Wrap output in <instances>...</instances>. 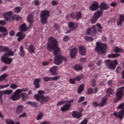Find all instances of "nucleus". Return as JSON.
Returning <instances> with one entry per match:
<instances>
[{"mask_svg": "<svg viewBox=\"0 0 124 124\" xmlns=\"http://www.w3.org/2000/svg\"><path fill=\"white\" fill-rule=\"evenodd\" d=\"M47 49L49 52L54 50V63L57 65L62 64V61L66 62L67 60L65 57L61 55V49L58 46V41L56 38L53 37H50L48 38V42L47 46Z\"/></svg>", "mask_w": 124, "mask_h": 124, "instance_id": "1", "label": "nucleus"}, {"mask_svg": "<svg viewBox=\"0 0 124 124\" xmlns=\"http://www.w3.org/2000/svg\"><path fill=\"white\" fill-rule=\"evenodd\" d=\"M45 91L44 90H38V94L34 95V98L37 101L40 102L41 104H45L46 102H48L50 100L49 96H44Z\"/></svg>", "mask_w": 124, "mask_h": 124, "instance_id": "2", "label": "nucleus"}, {"mask_svg": "<svg viewBox=\"0 0 124 124\" xmlns=\"http://www.w3.org/2000/svg\"><path fill=\"white\" fill-rule=\"evenodd\" d=\"M117 109H121L118 113L115 112L112 115L115 117V118H119L120 120H123L124 117V104L121 103L117 107Z\"/></svg>", "mask_w": 124, "mask_h": 124, "instance_id": "3", "label": "nucleus"}, {"mask_svg": "<svg viewBox=\"0 0 124 124\" xmlns=\"http://www.w3.org/2000/svg\"><path fill=\"white\" fill-rule=\"evenodd\" d=\"M107 45L106 44H103L99 42L96 43V51L98 54H103L106 52Z\"/></svg>", "mask_w": 124, "mask_h": 124, "instance_id": "4", "label": "nucleus"}, {"mask_svg": "<svg viewBox=\"0 0 124 124\" xmlns=\"http://www.w3.org/2000/svg\"><path fill=\"white\" fill-rule=\"evenodd\" d=\"M41 22L42 24H47L48 18L50 17V11L44 10L41 14Z\"/></svg>", "mask_w": 124, "mask_h": 124, "instance_id": "5", "label": "nucleus"}, {"mask_svg": "<svg viewBox=\"0 0 124 124\" xmlns=\"http://www.w3.org/2000/svg\"><path fill=\"white\" fill-rule=\"evenodd\" d=\"M119 64L118 61L115 60L114 61H110V60L106 61V65L109 69H115L116 66Z\"/></svg>", "mask_w": 124, "mask_h": 124, "instance_id": "6", "label": "nucleus"}, {"mask_svg": "<svg viewBox=\"0 0 124 124\" xmlns=\"http://www.w3.org/2000/svg\"><path fill=\"white\" fill-rule=\"evenodd\" d=\"M86 34L87 35H91L93 37H95L96 36V28H95V25L88 28L86 31Z\"/></svg>", "mask_w": 124, "mask_h": 124, "instance_id": "7", "label": "nucleus"}, {"mask_svg": "<svg viewBox=\"0 0 124 124\" xmlns=\"http://www.w3.org/2000/svg\"><path fill=\"white\" fill-rule=\"evenodd\" d=\"M103 14V12L98 10L94 14V16H93L91 19L92 24H94L98 20L99 18L101 16V15Z\"/></svg>", "mask_w": 124, "mask_h": 124, "instance_id": "8", "label": "nucleus"}, {"mask_svg": "<svg viewBox=\"0 0 124 124\" xmlns=\"http://www.w3.org/2000/svg\"><path fill=\"white\" fill-rule=\"evenodd\" d=\"M99 8V3L96 1H93L91 5L89 7V9L91 11H96Z\"/></svg>", "mask_w": 124, "mask_h": 124, "instance_id": "9", "label": "nucleus"}, {"mask_svg": "<svg viewBox=\"0 0 124 124\" xmlns=\"http://www.w3.org/2000/svg\"><path fill=\"white\" fill-rule=\"evenodd\" d=\"M60 78H61L60 76L54 77H46L43 78V80L44 82H50V81H58V80L60 79Z\"/></svg>", "mask_w": 124, "mask_h": 124, "instance_id": "10", "label": "nucleus"}, {"mask_svg": "<svg viewBox=\"0 0 124 124\" xmlns=\"http://www.w3.org/2000/svg\"><path fill=\"white\" fill-rule=\"evenodd\" d=\"M124 87H120L117 90V92H116V95L117 98L119 99H122V97H123L124 95Z\"/></svg>", "mask_w": 124, "mask_h": 124, "instance_id": "11", "label": "nucleus"}, {"mask_svg": "<svg viewBox=\"0 0 124 124\" xmlns=\"http://www.w3.org/2000/svg\"><path fill=\"white\" fill-rule=\"evenodd\" d=\"M69 28L70 29V30H67L66 33H69L71 31H74V30H76L77 28H78V25L77 24H75L73 22H70L68 24Z\"/></svg>", "mask_w": 124, "mask_h": 124, "instance_id": "12", "label": "nucleus"}, {"mask_svg": "<svg viewBox=\"0 0 124 124\" xmlns=\"http://www.w3.org/2000/svg\"><path fill=\"white\" fill-rule=\"evenodd\" d=\"M20 98V94L16 90L14 94L11 96V99L13 100V101H16V100H19Z\"/></svg>", "mask_w": 124, "mask_h": 124, "instance_id": "13", "label": "nucleus"}, {"mask_svg": "<svg viewBox=\"0 0 124 124\" xmlns=\"http://www.w3.org/2000/svg\"><path fill=\"white\" fill-rule=\"evenodd\" d=\"M12 12H7L4 14L3 17L6 21H9L12 19Z\"/></svg>", "mask_w": 124, "mask_h": 124, "instance_id": "14", "label": "nucleus"}, {"mask_svg": "<svg viewBox=\"0 0 124 124\" xmlns=\"http://www.w3.org/2000/svg\"><path fill=\"white\" fill-rule=\"evenodd\" d=\"M1 60L6 64H10L12 62V58H7L6 56H2Z\"/></svg>", "mask_w": 124, "mask_h": 124, "instance_id": "15", "label": "nucleus"}, {"mask_svg": "<svg viewBox=\"0 0 124 124\" xmlns=\"http://www.w3.org/2000/svg\"><path fill=\"white\" fill-rule=\"evenodd\" d=\"M27 21L30 24L29 25L28 29H31L33 23V16L32 15H29L27 17Z\"/></svg>", "mask_w": 124, "mask_h": 124, "instance_id": "16", "label": "nucleus"}, {"mask_svg": "<svg viewBox=\"0 0 124 124\" xmlns=\"http://www.w3.org/2000/svg\"><path fill=\"white\" fill-rule=\"evenodd\" d=\"M57 70L58 67L56 66H53L52 67L50 68L49 72H50L51 75L54 76L55 75H58V73H57Z\"/></svg>", "mask_w": 124, "mask_h": 124, "instance_id": "17", "label": "nucleus"}, {"mask_svg": "<svg viewBox=\"0 0 124 124\" xmlns=\"http://www.w3.org/2000/svg\"><path fill=\"white\" fill-rule=\"evenodd\" d=\"M24 110V106L22 105H18L17 106L16 108V113L17 115L21 114V113H23V110Z\"/></svg>", "mask_w": 124, "mask_h": 124, "instance_id": "18", "label": "nucleus"}, {"mask_svg": "<svg viewBox=\"0 0 124 124\" xmlns=\"http://www.w3.org/2000/svg\"><path fill=\"white\" fill-rule=\"evenodd\" d=\"M78 52L77 48L75 47L71 50L70 51V56L72 59H73L76 57L77 53Z\"/></svg>", "mask_w": 124, "mask_h": 124, "instance_id": "19", "label": "nucleus"}, {"mask_svg": "<svg viewBox=\"0 0 124 124\" xmlns=\"http://www.w3.org/2000/svg\"><path fill=\"white\" fill-rule=\"evenodd\" d=\"M79 54H80L82 56H86V54H87V51H86V48L84 47V46H80L78 47Z\"/></svg>", "mask_w": 124, "mask_h": 124, "instance_id": "20", "label": "nucleus"}, {"mask_svg": "<svg viewBox=\"0 0 124 124\" xmlns=\"http://www.w3.org/2000/svg\"><path fill=\"white\" fill-rule=\"evenodd\" d=\"M40 81H41V79L40 78L34 79L33 84L34 85L35 89H39L40 88V84H39Z\"/></svg>", "mask_w": 124, "mask_h": 124, "instance_id": "21", "label": "nucleus"}, {"mask_svg": "<svg viewBox=\"0 0 124 124\" xmlns=\"http://www.w3.org/2000/svg\"><path fill=\"white\" fill-rule=\"evenodd\" d=\"M72 116L77 119H80L82 117V113L77 111H74L72 112Z\"/></svg>", "mask_w": 124, "mask_h": 124, "instance_id": "22", "label": "nucleus"}, {"mask_svg": "<svg viewBox=\"0 0 124 124\" xmlns=\"http://www.w3.org/2000/svg\"><path fill=\"white\" fill-rule=\"evenodd\" d=\"M71 107V104H66L64 106L62 107L61 111L62 112H66V111H68Z\"/></svg>", "mask_w": 124, "mask_h": 124, "instance_id": "23", "label": "nucleus"}, {"mask_svg": "<svg viewBox=\"0 0 124 124\" xmlns=\"http://www.w3.org/2000/svg\"><path fill=\"white\" fill-rule=\"evenodd\" d=\"M16 36H18V38H17V41H21L23 39L26 37V34L22 33V32H19L16 34Z\"/></svg>", "mask_w": 124, "mask_h": 124, "instance_id": "24", "label": "nucleus"}, {"mask_svg": "<svg viewBox=\"0 0 124 124\" xmlns=\"http://www.w3.org/2000/svg\"><path fill=\"white\" fill-rule=\"evenodd\" d=\"M0 32H2L3 36H6L8 33L7 32V29L5 27L0 26Z\"/></svg>", "mask_w": 124, "mask_h": 124, "instance_id": "25", "label": "nucleus"}, {"mask_svg": "<svg viewBox=\"0 0 124 124\" xmlns=\"http://www.w3.org/2000/svg\"><path fill=\"white\" fill-rule=\"evenodd\" d=\"M100 10H107V9H108L109 8V6L107 5V4H106V3L103 2L101 3L100 5Z\"/></svg>", "mask_w": 124, "mask_h": 124, "instance_id": "26", "label": "nucleus"}, {"mask_svg": "<svg viewBox=\"0 0 124 124\" xmlns=\"http://www.w3.org/2000/svg\"><path fill=\"white\" fill-rule=\"evenodd\" d=\"M108 100V98H107V97L104 96L103 97L100 103V106H101V107H103L107 103Z\"/></svg>", "mask_w": 124, "mask_h": 124, "instance_id": "27", "label": "nucleus"}, {"mask_svg": "<svg viewBox=\"0 0 124 124\" xmlns=\"http://www.w3.org/2000/svg\"><path fill=\"white\" fill-rule=\"evenodd\" d=\"M108 100V98H107V97L104 96L103 97L100 103V106H101V107H103L107 103Z\"/></svg>", "mask_w": 124, "mask_h": 124, "instance_id": "28", "label": "nucleus"}, {"mask_svg": "<svg viewBox=\"0 0 124 124\" xmlns=\"http://www.w3.org/2000/svg\"><path fill=\"white\" fill-rule=\"evenodd\" d=\"M19 50L20 51V52L19 53V56L20 57H25V56H26V52L25 51L24 46H21Z\"/></svg>", "mask_w": 124, "mask_h": 124, "instance_id": "29", "label": "nucleus"}, {"mask_svg": "<svg viewBox=\"0 0 124 124\" xmlns=\"http://www.w3.org/2000/svg\"><path fill=\"white\" fill-rule=\"evenodd\" d=\"M20 30L21 31H27L29 30V27H27V24H26V23H23L21 25Z\"/></svg>", "mask_w": 124, "mask_h": 124, "instance_id": "30", "label": "nucleus"}, {"mask_svg": "<svg viewBox=\"0 0 124 124\" xmlns=\"http://www.w3.org/2000/svg\"><path fill=\"white\" fill-rule=\"evenodd\" d=\"M8 52L5 53L4 54V57H10L14 56V52L11 50V49H9V51H7Z\"/></svg>", "mask_w": 124, "mask_h": 124, "instance_id": "31", "label": "nucleus"}, {"mask_svg": "<svg viewBox=\"0 0 124 124\" xmlns=\"http://www.w3.org/2000/svg\"><path fill=\"white\" fill-rule=\"evenodd\" d=\"M28 48L30 53H34L35 51V47L32 45H30Z\"/></svg>", "mask_w": 124, "mask_h": 124, "instance_id": "32", "label": "nucleus"}, {"mask_svg": "<svg viewBox=\"0 0 124 124\" xmlns=\"http://www.w3.org/2000/svg\"><path fill=\"white\" fill-rule=\"evenodd\" d=\"M9 51V47L5 46H0V52H7Z\"/></svg>", "mask_w": 124, "mask_h": 124, "instance_id": "33", "label": "nucleus"}, {"mask_svg": "<svg viewBox=\"0 0 124 124\" xmlns=\"http://www.w3.org/2000/svg\"><path fill=\"white\" fill-rule=\"evenodd\" d=\"M84 88H85V85L84 84L80 85L78 89V93H81L84 91Z\"/></svg>", "mask_w": 124, "mask_h": 124, "instance_id": "34", "label": "nucleus"}, {"mask_svg": "<svg viewBox=\"0 0 124 124\" xmlns=\"http://www.w3.org/2000/svg\"><path fill=\"white\" fill-rule=\"evenodd\" d=\"M120 56L121 54L120 53L110 54L108 55V58H118Z\"/></svg>", "mask_w": 124, "mask_h": 124, "instance_id": "35", "label": "nucleus"}, {"mask_svg": "<svg viewBox=\"0 0 124 124\" xmlns=\"http://www.w3.org/2000/svg\"><path fill=\"white\" fill-rule=\"evenodd\" d=\"M76 18L77 20H80L82 18V13L81 12H78L76 14Z\"/></svg>", "mask_w": 124, "mask_h": 124, "instance_id": "36", "label": "nucleus"}, {"mask_svg": "<svg viewBox=\"0 0 124 124\" xmlns=\"http://www.w3.org/2000/svg\"><path fill=\"white\" fill-rule=\"evenodd\" d=\"M27 104H30V105H31L32 107H37V103L35 102L29 101L27 102Z\"/></svg>", "mask_w": 124, "mask_h": 124, "instance_id": "37", "label": "nucleus"}, {"mask_svg": "<svg viewBox=\"0 0 124 124\" xmlns=\"http://www.w3.org/2000/svg\"><path fill=\"white\" fill-rule=\"evenodd\" d=\"M84 78V75H81L79 76H78L74 78L75 81H80L81 79H83Z\"/></svg>", "mask_w": 124, "mask_h": 124, "instance_id": "38", "label": "nucleus"}, {"mask_svg": "<svg viewBox=\"0 0 124 124\" xmlns=\"http://www.w3.org/2000/svg\"><path fill=\"white\" fill-rule=\"evenodd\" d=\"M8 76V74H4L0 76V82H2L5 78H7V77Z\"/></svg>", "mask_w": 124, "mask_h": 124, "instance_id": "39", "label": "nucleus"}, {"mask_svg": "<svg viewBox=\"0 0 124 124\" xmlns=\"http://www.w3.org/2000/svg\"><path fill=\"white\" fill-rule=\"evenodd\" d=\"M74 68L75 70H82L83 69V67L81 66L80 65H75V66L74 67Z\"/></svg>", "mask_w": 124, "mask_h": 124, "instance_id": "40", "label": "nucleus"}, {"mask_svg": "<svg viewBox=\"0 0 124 124\" xmlns=\"http://www.w3.org/2000/svg\"><path fill=\"white\" fill-rule=\"evenodd\" d=\"M12 93H13V91L11 90L3 91V93L4 94L10 95Z\"/></svg>", "mask_w": 124, "mask_h": 124, "instance_id": "41", "label": "nucleus"}, {"mask_svg": "<svg viewBox=\"0 0 124 124\" xmlns=\"http://www.w3.org/2000/svg\"><path fill=\"white\" fill-rule=\"evenodd\" d=\"M114 52L115 53H122L123 52V50L122 48L116 46L114 48Z\"/></svg>", "mask_w": 124, "mask_h": 124, "instance_id": "42", "label": "nucleus"}, {"mask_svg": "<svg viewBox=\"0 0 124 124\" xmlns=\"http://www.w3.org/2000/svg\"><path fill=\"white\" fill-rule=\"evenodd\" d=\"M5 121L6 124H14V121L10 119H6Z\"/></svg>", "mask_w": 124, "mask_h": 124, "instance_id": "43", "label": "nucleus"}, {"mask_svg": "<svg viewBox=\"0 0 124 124\" xmlns=\"http://www.w3.org/2000/svg\"><path fill=\"white\" fill-rule=\"evenodd\" d=\"M21 96L22 97V100H25L28 96V94H27V93H23L21 94H20V97H21Z\"/></svg>", "mask_w": 124, "mask_h": 124, "instance_id": "44", "label": "nucleus"}, {"mask_svg": "<svg viewBox=\"0 0 124 124\" xmlns=\"http://www.w3.org/2000/svg\"><path fill=\"white\" fill-rule=\"evenodd\" d=\"M96 26L98 28V31H99V32H102V27L101 26V24H99V23H97L96 24Z\"/></svg>", "mask_w": 124, "mask_h": 124, "instance_id": "45", "label": "nucleus"}, {"mask_svg": "<svg viewBox=\"0 0 124 124\" xmlns=\"http://www.w3.org/2000/svg\"><path fill=\"white\" fill-rule=\"evenodd\" d=\"M22 10V8L20 7H16L15 8L14 11L16 13H20Z\"/></svg>", "mask_w": 124, "mask_h": 124, "instance_id": "46", "label": "nucleus"}, {"mask_svg": "<svg viewBox=\"0 0 124 124\" xmlns=\"http://www.w3.org/2000/svg\"><path fill=\"white\" fill-rule=\"evenodd\" d=\"M16 90L20 94L22 92H28L29 91V88H23L22 89H17Z\"/></svg>", "mask_w": 124, "mask_h": 124, "instance_id": "47", "label": "nucleus"}, {"mask_svg": "<svg viewBox=\"0 0 124 124\" xmlns=\"http://www.w3.org/2000/svg\"><path fill=\"white\" fill-rule=\"evenodd\" d=\"M84 39L86 41H93V37H89L88 36H84Z\"/></svg>", "mask_w": 124, "mask_h": 124, "instance_id": "48", "label": "nucleus"}, {"mask_svg": "<svg viewBox=\"0 0 124 124\" xmlns=\"http://www.w3.org/2000/svg\"><path fill=\"white\" fill-rule=\"evenodd\" d=\"M42 117H43V113L41 112L39 113L37 116V121H39V120H41V119H42Z\"/></svg>", "mask_w": 124, "mask_h": 124, "instance_id": "49", "label": "nucleus"}, {"mask_svg": "<svg viewBox=\"0 0 124 124\" xmlns=\"http://www.w3.org/2000/svg\"><path fill=\"white\" fill-rule=\"evenodd\" d=\"M10 89H13V90H16L18 88V85L16 84H12L10 86Z\"/></svg>", "mask_w": 124, "mask_h": 124, "instance_id": "50", "label": "nucleus"}, {"mask_svg": "<svg viewBox=\"0 0 124 124\" xmlns=\"http://www.w3.org/2000/svg\"><path fill=\"white\" fill-rule=\"evenodd\" d=\"M113 89H112L111 88H108L107 90V93L108 95L112 94V93H113Z\"/></svg>", "mask_w": 124, "mask_h": 124, "instance_id": "51", "label": "nucleus"}, {"mask_svg": "<svg viewBox=\"0 0 124 124\" xmlns=\"http://www.w3.org/2000/svg\"><path fill=\"white\" fill-rule=\"evenodd\" d=\"M3 91H0V102L1 104H2V96H3Z\"/></svg>", "mask_w": 124, "mask_h": 124, "instance_id": "52", "label": "nucleus"}, {"mask_svg": "<svg viewBox=\"0 0 124 124\" xmlns=\"http://www.w3.org/2000/svg\"><path fill=\"white\" fill-rule=\"evenodd\" d=\"M93 93V89L92 88H89L87 91V94H92Z\"/></svg>", "mask_w": 124, "mask_h": 124, "instance_id": "53", "label": "nucleus"}, {"mask_svg": "<svg viewBox=\"0 0 124 124\" xmlns=\"http://www.w3.org/2000/svg\"><path fill=\"white\" fill-rule=\"evenodd\" d=\"M70 84H72V85H74V84L76 83L75 81V79L74 78H70L69 81Z\"/></svg>", "mask_w": 124, "mask_h": 124, "instance_id": "54", "label": "nucleus"}, {"mask_svg": "<svg viewBox=\"0 0 124 124\" xmlns=\"http://www.w3.org/2000/svg\"><path fill=\"white\" fill-rule=\"evenodd\" d=\"M85 100V97L81 96L79 98V99L78 101V103H81V102H83Z\"/></svg>", "mask_w": 124, "mask_h": 124, "instance_id": "55", "label": "nucleus"}, {"mask_svg": "<svg viewBox=\"0 0 124 124\" xmlns=\"http://www.w3.org/2000/svg\"><path fill=\"white\" fill-rule=\"evenodd\" d=\"M123 23H124L123 21L119 19L117 21V26H118V27H122V26H123Z\"/></svg>", "mask_w": 124, "mask_h": 124, "instance_id": "56", "label": "nucleus"}, {"mask_svg": "<svg viewBox=\"0 0 124 124\" xmlns=\"http://www.w3.org/2000/svg\"><path fill=\"white\" fill-rule=\"evenodd\" d=\"M64 103H66V101H61L59 102L57 105V106H60V105H62V104H64Z\"/></svg>", "mask_w": 124, "mask_h": 124, "instance_id": "57", "label": "nucleus"}, {"mask_svg": "<svg viewBox=\"0 0 124 124\" xmlns=\"http://www.w3.org/2000/svg\"><path fill=\"white\" fill-rule=\"evenodd\" d=\"M115 21L116 19L114 18H111L108 20V23L110 24V23H115Z\"/></svg>", "mask_w": 124, "mask_h": 124, "instance_id": "58", "label": "nucleus"}, {"mask_svg": "<svg viewBox=\"0 0 124 124\" xmlns=\"http://www.w3.org/2000/svg\"><path fill=\"white\" fill-rule=\"evenodd\" d=\"M69 39V36H65V37H63V41L64 42H66V41H68Z\"/></svg>", "mask_w": 124, "mask_h": 124, "instance_id": "59", "label": "nucleus"}, {"mask_svg": "<svg viewBox=\"0 0 124 124\" xmlns=\"http://www.w3.org/2000/svg\"><path fill=\"white\" fill-rule=\"evenodd\" d=\"M14 18L15 19V20H16V21H19V20H20L21 19V17L17 15H15L14 16Z\"/></svg>", "mask_w": 124, "mask_h": 124, "instance_id": "60", "label": "nucleus"}, {"mask_svg": "<svg viewBox=\"0 0 124 124\" xmlns=\"http://www.w3.org/2000/svg\"><path fill=\"white\" fill-rule=\"evenodd\" d=\"M26 117H27V113L26 112H24L18 116L19 118H25Z\"/></svg>", "mask_w": 124, "mask_h": 124, "instance_id": "61", "label": "nucleus"}, {"mask_svg": "<svg viewBox=\"0 0 124 124\" xmlns=\"http://www.w3.org/2000/svg\"><path fill=\"white\" fill-rule=\"evenodd\" d=\"M8 87H9V84H7V85H0V89H4L5 88H8Z\"/></svg>", "mask_w": 124, "mask_h": 124, "instance_id": "62", "label": "nucleus"}, {"mask_svg": "<svg viewBox=\"0 0 124 124\" xmlns=\"http://www.w3.org/2000/svg\"><path fill=\"white\" fill-rule=\"evenodd\" d=\"M120 21H122V22L124 21V15H121L119 17V19Z\"/></svg>", "mask_w": 124, "mask_h": 124, "instance_id": "63", "label": "nucleus"}, {"mask_svg": "<svg viewBox=\"0 0 124 124\" xmlns=\"http://www.w3.org/2000/svg\"><path fill=\"white\" fill-rule=\"evenodd\" d=\"M93 106H94V107H97L100 106V104H98L96 102H93Z\"/></svg>", "mask_w": 124, "mask_h": 124, "instance_id": "64", "label": "nucleus"}]
</instances>
